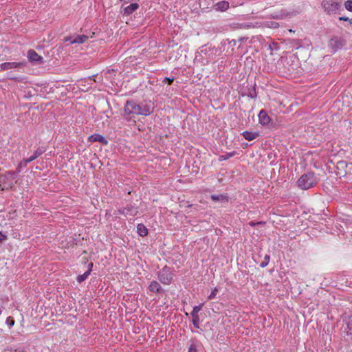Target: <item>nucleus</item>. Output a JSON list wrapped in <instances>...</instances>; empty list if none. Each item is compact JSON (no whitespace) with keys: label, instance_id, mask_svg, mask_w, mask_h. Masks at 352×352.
I'll return each mask as SVG.
<instances>
[{"label":"nucleus","instance_id":"f257e3e1","mask_svg":"<svg viewBox=\"0 0 352 352\" xmlns=\"http://www.w3.org/2000/svg\"><path fill=\"white\" fill-rule=\"evenodd\" d=\"M153 112V108L151 104L146 103H136L133 100H129L126 102L124 112L121 116L127 122L132 120L135 115L148 116Z\"/></svg>","mask_w":352,"mask_h":352},{"label":"nucleus","instance_id":"f03ea898","mask_svg":"<svg viewBox=\"0 0 352 352\" xmlns=\"http://www.w3.org/2000/svg\"><path fill=\"white\" fill-rule=\"evenodd\" d=\"M319 179L314 172H307L302 174L297 181V186L302 190H308L314 187Z\"/></svg>","mask_w":352,"mask_h":352},{"label":"nucleus","instance_id":"7ed1b4c3","mask_svg":"<svg viewBox=\"0 0 352 352\" xmlns=\"http://www.w3.org/2000/svg\"><path fill=\"white\" fill-rule=\"evenodd\" d=\"M173 270L170 267L164 266L157 273L159 280L164 285H170L173 280Z\"/></svg>","mask_w":352,"mask_h":352},{"label":"nucleus","instance_id":"20e7f679","mask_svg":"<svg viewBox=\"0 0 352 352\" xmlns=\"http://www.w3.org/2000/svg\"><path fill=\"white\" fill-rule=\"evenodd\" d=\"M322 8L329 14H334L338 12L342 8L341 3L333 0H324L322 3Z\"/></svg>","mask_w":352,"mask_h":352},{"label":"nucleus","instance_id":"39448f33","mask_svg":"<svg viewBox=\"0 0 352 352\" xmlns=\"http://www.w3.org/2000/svg\"><path fill=\"white\" fill-rule=\"evenodd\" d=\"M120 214H122L126 217L132 216L134 217L138 213V208L133 206L132 204H126V206L120 208L118 210Z\"/></svg>","mask_w":352,"mask_h":352},{"label":"nucleus","instance_id":"423d86ee","mask_svg":"<svg viewBox=\"0 0 352 352\" xmlns=\"http://www.w3.org/2000/svg\"><path fill=\"white\" fill-rule=\"evenodd\" d=\"M46 151V149L43 146L38 147L33 153L32 156H30L28 158H24L23 161L20 163V165L27 166V164L33 160L38 158L39 156H41L43 153H44Z\"/></svg>","mask_w":352,"mask_h":352},{"label":"nucleus","instance_id":"0eeeda50","mask_svg":"<svg viewBox=\"0 0 352 352\" xmlns=\"http://www.w3.org/2000/svg\"><path fill=\"white\" fill-rule=\"evenodd\" d=\"M27 56H28L30 62H31L32 63H33L34 65H38V64L43 63L44 62L43 58L41 56L38 55L37 54V52L36 51H34V50H30L28 52Z\"/></svg>","mask_w":352,"mask_h":352},{"label":"nucleus","instance_id":"6e6552de","mask_svg":"<svg viewBox=\"0 0 352 352\" xmlns=\"http://www.w3.org/2000/svg\"><path fill=\"white\" fill-rule=\"evenodd\" d=\"M344 44V40L340 37L332 38L329 42V46L335 51L341 49Z\"/></svg>","mask_w":352,"mask_h":352},{"label":"nucleus","instance_id":"1a4fd4ad","mask_svg":"<svg viewBox=\"0 0 352 352\" xmlns=\"http://www.w3.org/2000/svg\"><path fill=\"white\" fill-rule=\"evenodd\" d=\"M25 63L23 62H6L0 65L1 70H8L15 68H22L25 66Z\"/></svg>","mask_w":352,"mask_h":352},{"label":"nucleus","instance_id":"9d476101","mask_svg":"<svg viewBox=\"0 0 352 352\" xmlns=\"http://www.w3.org/2000/svg\"><path fill=\"white\" fill-rule=\"evenodd\" d=\"M258 120L262 125H266L270 122L271 119L267 112L262 109L258 113Z\"/></svg>","mask_w":352,"mask_h":352},{"label":"nucleus","instance_id":"9b49d317","mask_svg":"<svg viewBox=\"0 0 352 352\" xmlns=\"http://www.w3.org/2000/svg\"><path fill=\"white\" fill-rule=\"evenodd\" d=\"M88 36L87 35L82 34V35H78L75 36V38H72V37H69L66 39V41H69L72 44L78 43V44H82L84 43L85 41H87Z\"/></svg>","mask_w":352,"mask_h":352},{"label":"nucleus","instance_id":"f8f14e48","mask_svg":"<svg viewBox=\"0 0 352 352\" xmlns=\"http://www.w3.org/2000/svg\"><path fill=\"white\" fill-rule=\"evenodd\" d=\"M201 349V344L197 340H191L188 352H199Z\"/></svg>","mask_w":352,"mask_h":352},{"label":"nucleus","instance_id":"ddd939ff","mask_svg":"<svg viewBox=\"0 0 352 352\" xmlns=\"http://www.w3.org/2000/svg\"><path fill=\"white\" fill-rule=\"evenodd\" d=\"M89 140L90 142H98L102 144L107 145L108 144V141L105 139L104 136L100 134H93L89 138Z\"/></svg>","mask_w":352,"mask_h":352},{"label":"nucleus","instance_id":"4468645a","mask_svg":"<svg viewBox=\"0 0 352 352\" xmlns=\"http://www.w3.org/2000/svg\"><path fill=\"white\" fill-rule=\"evenodd\" d=\"M15 175L16 173L14 171H7L5 174L0 175V179L2 180L3 184H6L9 179H14Z\"/></svg>","mask_w":352,"mask_h":352},{"label":"nucleus","instance_id":"2eb2a0df","mask_svg":"<svg viewBox=\"0 0 352 352\" xmlns=\"http://www.w3.org/2000/svg\"><path fill=\"white\" fill-rule=\"evenodd\" d=\"M148 289L155 293H160L163 291L161 285L159 284L158 282L155 280H153L151 282L150 285H148Z\"/></svg>","mask_w":352,"mask_h":352},{"label":"nucleus","instance_id":"dca6fc26","mask_svg":"<svg viewBox=\"0 0 352 352\" xmlns=\"http://www.w3.org/2000/svg\"><path fill=\"white\" fill-rule=\"evenodd\" d=\"M211 199L214 201H221L222 203H228L229 201V198L226 195H211Z\"/></svg>","mask_w":352,"mask_h":352},{"label":"nucleus","instance_id":"f3484780","mask_svg":"<svg viewBox=\"0 0 352 352\" xmlns=\"http://www.w3.org/2000/svg\"><path fill=\"white\" fill-rule=\"evenodd\" d=\"M139 8V5L136 3H133L130 4L129 6L125 7L124 8V14L130 15L134 11H135Z\"/></svg>","mask_w":352,"mask_h":352},{"label":"nucleus","instance_id":"a211bd4d","mask_svg":"<svg viewBox=\"0 0 352 352\" xmlns=\"http://www.w3.org/2000/svg\"><path fill=\"white\" fill-rule=\"evenodd\" d=\"M215 10L217 11H226L229 8V3L226 1L217 2L214 5Z\"/></svg>","mask_w":352,"mask_h":352},{"label":"nucleus","instance_id":"6ab92c4d","mask_svg":"<svg viewBox=\"0 0 352 352\" xmlns=\"http://www.w3.org/2000/svg\"><path fill=\"white\" fill-rule=\"evenodd\" d=\"M242 135L245 140L252 141L258 137L259 134L258 133H253L251 131H245L243 132Z\"/></svg>","mask_w":352,"mask_h":352},{"label":"nucleus","instance_id":"aec40b11","mask_svg":"<svg viewBox=\"0 0 352 352\" xmlns=\"http://www.w3.org/2000/svg\"><path fill=\"white\" fill-rule=\"evenodd\" d=\"M137 232L141 236H145L148 234V229L142 223H138L137 226Z\"/></svg>","mask_w":352,"mask_h":352},{"label":"nucleus","instance_id":"412c9836","mask_svg":"<svg viewBox=\"0 0 352 352\" xmlns=\"http://www.w3.org/2000/svg\"><path fill=\"white\" fill-rule=\"evenodd\" d=\"M235 154H236V152L235 151H232V152L226 153V155H219V161L221 162V161H224V160H228L229 158H230V157H233L234 155H235Z\"/></svg>","mask_w":352,"mask_h":352},{"label":"nucleus","instance_id":"4be33fe9","mask_svg":"<svg viewBox=\"0 0 352 352\" xmlns=\"http://www.w3.org/2000/svg\"><path fill=\"white\" fill-rule=\"evenodd\" d=\"M89 274H90L89 272L86 271L83 274L79 275L77 277V281L79 283H82L84 280H85L87 278V277L89 276Z\"/></svg>","mask_w":352,"mask_h":352},{"label":"nucleus","instance_id":"5701e85b","mask_svg":"<svg viewBox=\"0 0 352 352\" xmlns=\"http://www.w3.org/2000/svg\"><path fill=\"white\" fill-rule=\"evenodd\" d=\"M202 307H203V304H200L199 305H197V306H195L192 309V311L191 312V316H199L198 315V312L199 311H201V309H202Z\"/></svg>","mask_w":352,"mask_h":352},{"label":"nucleus","instance_id":"b1692460","mask_svg":"<svg viewBox=\"0 0 352 352\" xmlns=\"http://www.w3.org/2000/svg\"><path fill=\"white\" fill-rule=\"evenodd\" d=\"M248 96L251 98H255L257 96L255 86L248 89Z\"/></svg>","mask_w":352,"mask_h":352},{"label":"nucleus","instance_id":"393cba45","mask_svg":"<svg viewBox=\"0 0 352 352\" xmlns=\"http://www.w3.org/2000/svg\"><path fill=\"white\" fill-rule=\"evenodd\" d=\"M192 324L194 325V327L197 329H199V322H200V320H199V316H192Z\"/></svg>","mask_w":352,"mask_h":352},{"label":"nucleus","instance_id":"a878e982","mask_svg":"<svg viewBox=\"0 0 352 352\" xmlns=\"http://www.w3.org/2000/svg\"><path fill=\"white\" fill-rule=\"evenodd\" d=\"M270 255L266 254L265 256L264 260L260 263V266L261 267H266L268 265L269 262H270Z\"/></svg>","mask_w":352,"mask_h":352},{"label":"nucleus","instance_id":"bb28decb","mask_svg":"<svg viewBox=\"0 0 352 352\" xmlns=\"http://www.w3.org/2000/svg\"><path fill=\"white\" fill-rule=\"evenodd\" d=\"M348 166L347 163L345 161H340L337 163V168L338 170L340 169H344Z\"/></svg>","mask_w":352,"mask_h":352},{"label":"nucleus","instance_id":"cd10ccee","mask_svg":"<svg viewBox=\"0 0 352 352\" xmlns=\"http://www.w3.org/2000/svg\"><path fill=\"white\" fill-rule=\"evenodd\" d=\"M345 8L350 12H352V0H347L344 2Z\"/></svg>","mask_w":352,"mask_h":352},{"label":"nucleus","instance_id":"c85d7f7f","mask_svg":"<svg viewBox=\"0 0 352 352\" xmlns=\"http://www.w3.org/2000/svg\"><path fill=\"white\" fill-rule=\"evenodd\" d=\"M6 323L9 327H12L14 324V320L12 316H9L6 319Z\"/></svg>","mask_w":352,"mask_h":352},{"label":"nucleus","instance_id":"c756f323","mask_svg":"<svg viewBox=\"0 0 352 352\" xmlns=\"http://www.w3.org/2000/svg\"><path fill=\"white\" fill-rule=\"evenodd\" d=\"M217 292H218L217 288V287L214 288V289H212L211 294L209 295L208 299L211 300V299L214 298Z\"/></svg>","mask_w":352,"mask_h":352},{"label":"nucleus","instance_id":"7c9ffc66","mask_svg":"<svg viewBox=\"0 0 352 352\" xmlns=\"http://www.w3.org/2000/svg\"><path fill=\"white\" fill-rule=\"evenodd\" d=\"M174 81V78H164L163 82H167L168 85H171Z\"/></svg>","mask_w":352,"mask_h":352},{"label":"nucleus","instance_id":"2f4dec72","mask_svg":"<svg viewBox=\"0 0 352 352\" xmlns=\"http://www.w3.org/2000/svg\"><path fill=\"white\" fill-rule=\"evenodd\" d=\"M340 21H349L350 24H352V19H349V17L346 16H340L339 17Z\"/></svg>","mask_w":352,"mask_h":352},{"label":"nucleus","instance_id":"473e14b6","mask_svg":"<svg viewBox=\"0 0 352 352\" xmlns=\"http://www.w3.org/2000/svg\"><path fill=\"white\" fill-rule=\"evenodd\" d=\"M227 41H228V44H230L232 47H234L236 45V41L234 39H232V40L228 39Z\"/></svg>","mask_w":352,"mask_h":352},{"label":"nucleus","instance_id":"72a5a7b5","mask_svg":"<svg viewBox=\"0 0 352 352\" xmlns=\"http://www.w3.org/2000/svg\"><path fill=\"white\" fill-rule=\"evenodd\" d=\"M93 265H94L93 263H89V265H88V270H87V272H89V274L92 271Z\"/></svg>","mask_w":352,"mask_h":352},{"label":"nucleus","instance_id":"f704fd0d","mask_svg":"<svg viewBox=\"0 0 352 352\" xmlns=\"http://www.w3.org/2000/svg\"><path fill=\"white\" fill-rule=\"evenodd\" d=\"M8 78L10 80H16V81H20V78H18V77H14V76H8Z\"/></svg>","mask_w":352,"mask_h":352},{"label":"nucleus","instance_id":"c9c22d12","mask_svg":"<svg viewBox=\"0 0 352 352\" xmlns=\"http://www.w3.org/2000/svg\"><path fill=\"white\" fill-rule=\"evenodd\" d=\"M6 239V236L3 234L1 232H0V242H1L2 241H3L4 239Z\"/></svg>","mask_w":352,"mask_h":352},{"label":"nucleus","instance_id":"e433bc0d","mask_svg":"<svg viewBox=\"0 0 352 352\" xmlns=\"http://www.w3.org/2000/svg\"><path fill=\"white\" fill-rule=\"evenodd\" d=\"M247 39H248V38H245V37H240V38H239L238 41H239V42H243L244 41H246Z\"/></svg>","mask_w":352,"mask_h":352},{"label":"nucleus","instance_id":"4c0bfd02","mask_svg":"<svg viewBox=\"0 0 352 352\" xmlns=\"http://www.w3.org/2000/svg\"><path fill=\"white\" fill-rule=\"evenodd\" d=\"M256 223H253V222H250V225L252 226H254Z\"/></svg>","mask_w":352,"mask_h":352},{"label":"nucleus","instance_id":"58836bf2","mask_svg":"<svg viewBox=\"0 0 352 352\" xmlns=\"http://www.w3.org/2000/svg\"><path fill=\"white\" fill-rule=\"evenodd\" d=\"M12 185H13V184H12V183L8 184V186H9V187H10V188H12Z\"/></svg>","mask_w":352,"mask_h":352},{"label":"nucleus","instance_id":"ea45409f","mask_svg":"<svg viewBox=\"0 0 352 352\" xmlns=\"http://www.w3.org/2000/svg\"><path fill=\"white\" fill-rule=\"evenodd\" d=\"M2 184H3L2 180L0 179V188H1Z\"/></svg>","mask_w":352,"mask_h":352},{"label":"nucleus","instance_id":"a19ab883","mask_svg":"<svg viewBox=\"0 0 352 352\" xmlns=\"http://www.w3.org/2000/svg\"><path fill=\"white\" fill-rule=\"evenodd\" d=\"M1 312H2V311H1V309H0V315L1 314Z\"/></svg>","mask_w":352,"mask_h":352}]
</instances>
